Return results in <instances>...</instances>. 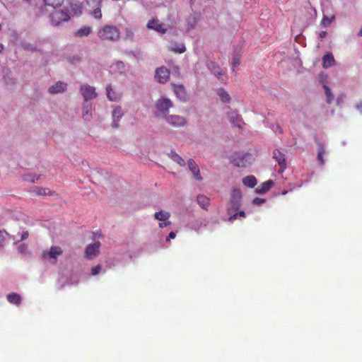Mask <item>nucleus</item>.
Returning a JSON list of instances; mask_svg holds the SVG:
<instances>
[{
  "label": "nucleus",
  "mask_w": 362,
  "mask_h": 362,
  "mask_svg": "<svg viewBox=\"0 0 362 362\" xmlns=\"http://www.w3.org/2000/svg\"><path fill=\"white\" fill-rule=\"evenodd\" d=\"M98 36L102 40L117 41L119 38L120 33L116 26L107 25L98 30Z\"/></svg>",
  "instance_id": "1"
},
{
  "label": "nucleus",
  "mask_w": 362,
  "mask_h": 362,
  "mask_svg": "<svg viewBox=\"0 0 362 362\" xmlns=\"http://www.w3.org/2000/svg\"><path fill=\"white\" fill-rule=\"evenodd\" d=\"M50 22L53 25H59L63 22L70 19V13L68 10H54L49 15Z\"/></svg>",
  "instance_id": "2"
},
{
  "label": "nucleus",
  "mask_w": 362,
  "mask_h": 362,
  "mask_svg": "<svg viewBox=\"0 0 362 362\" xmlns=\"http://www.w3.org/2000/svg\"><path fill=\"white\" fill-rule=\"evenodd\" d=\"M242 193L238 189H233L230 195L229 206L227 209L228 214L237 211L241 206Z\"/></svg>",
  "instance_id": "3"
},
{
  "label": "nucleus",
  "mask_w": 362,
  "mask_h": 362,
  "mask_svg": "<svg viewBox=\"0 0 362 362\" xmlns=\"http://www.w3.org/2000/svg\"><path fill=\"white\" fill-rule=\"evenodd\" d=\"M155 78L159 83H166L170 79V71L163 66L157 68L155 71Z\"/></svg>",
  "instance_id": "4"
},
{
  "label": "nucleus",
  "mask_w": 362,
  "mask_h": 362,
  "mask_svg": "<svg viewBox=\"0 0 362 362\" xmlns=\"http://www.w3.org/2000/svg\"><path fill=\"white\" fill-rule=\"evenodd\" d=\"M156 107L165 117L173 107V102L167 98H161L156 101Z\"/></svg>",
  "instance_id": "5"
},
{
  "label": "nucleus",
  "mask_w": 362,
  "mask_h": 362,
  "mask_svg": "<svg viewBox=\"0 0 362 362\" xmlns=\"http://www.w3.org/2000/svg\"><path fill=\"white\" fill-rule=\"evenodd\" d=\"M62 254V250L59 246L51 247L49 251H43L42 253L44 259H53V263L56 262L57 257Z\"/></svg>",
  "instance_id": "6"
},
{
  "label": "nucleus",
  "mask_w": 362,
  "mask_h": 362,
  "mask_svg": "<svg viewBox=\"0 0 362 362\" xmlns=\"http://www.w3.org/2000/svg\"><path fill=\"white\" fill-rule=\"evenodd\" d=\"M165 119L169 124L174 127H183L187 124V120L184 117L177 115L165 116Z\"/></svg>",
  "instance_id": "7"
},
{
  "label": "nucleus",
  "mask_w": 362,
  "mask_h": 362,
  "mask_svg": "<svg viewBox=\"0 0 362 362\" xmlns=\"http://www.w3.org/2000/svg\"><path fill=\"white\" fill-rule=\"evenodd\" d=\"M80 92L84 98L86 102L97 97L95 88L89 85H82L80 88Z\"/></svg>",
  "instance_id": "8"
},
{
  "label": "nucleus",
  "mask_w": 362,
  "mask_h": 362,
  "mask_svg": "<svg viewBox=\"0 0 362 362\" xmlns=\"http://www.w3.org/2000/svg\"><path fill=\"white\" fill-rule=\"evenodd\" d=\"M100 247V243L99 242H95L88 245L85 251L86 257L89 259L95 258L99 253Z\"/></svg>",
  "instance_id": "9"
},
{
  "label": "nucleus",
  "mask_w": 362,
  "mask_h": 362,
  "mask_svg": "<svg viewBox=\"0 0 362 362\" xmlns=\"http://www.w3.org/2000/svg\"><path fill=\"white\" fill-rule=\"evenodd\" d=\"M124 112L120 106L115 107L112 112V126L117 128L119 127L118 122L123 117Z\"/></svg>",
  "instance_id": "10"
},
{
  "label": "nucleus",
  "mask_w": 362,
  "mask_h": 362,
  "mask_svg": "<svg viewBox=\"0 0 362 362\" xmlns=\"http://www.w3.org/2000/svg\"><path fill=\"white\" fill-rule=\"evenodd\" d=\"M273 158L279 165L281 170L284 171L286 168V160L285 155L282 153L279 150L275 149L273 152Z\"/></svg>",
  "instance_id": "11"
},
{
  "label": "nucleus",
  "mask_w": 362,
  "mask_h": 362,
  "mask_svg": "<svg viewBox=\"0 0 362 362\" xmlns=\"http://www.w3.org/2000/svg\"><path fill=\"white\" fill-rule=\"evenodd\" d=\"M171 86H173V90L177 98L181 100L185 101L187 98V95L184 86L177 85L175 83H172Z\"/></svg>",
  "instance_id": "12"
},
{
  "label": "nucleus",
  "mask_w": 362,
  "mask_h": 362,
  "mask_svg": "<svg viewBox=\"0 0 362 362\" xmlns=\"http://www.w3.org/2000/svg\"><path fill=\"white\" fill-rule=\"evenodd\" d=\"M187 165H188L189 169L192 173V174L194 175L196 180H197L199 181L202 180V177L200 175L199 168L198 165H197V163H195V161L193 159L190 158L187 161Z\"/></svg>",
  "instance_id": "13"
},
{
  "label": "nucleus",
  "mask_w": 362,
  "mask_h": 362,
  "mask_svg": "<svg viewBox=\"0 0 362 362\" xmlns=\"http://www.w3.org/2000/svg\"><path fill=\"white\" fill-rule=\"evenodd\" d=\"M64 10H68L71 16H78L82 13V6L80 3H70Z\"/></svg>",
  "instance_id": "14"
},
{
  "label": "nucleus",
  "mask_w": 362,
  "mask_h": 362,
  "mask_svg": "<svg viewBox=\"0 0 362 362\" xmlns=\"http://www.w3.org/2000/svg\"><path fill=\"white\" fill-rule=\"evenodd\" d=\"M146 26L149 29L155 30L163 34L165 33L167 30L166 28H163V25L162 23H159L158 21L154 18L150 20Z\"/></svg>",
  "instance_id": "15"
},
{
  "label": "nucleus",
  "mask_w": 362,
  "mask_h": 362,
  "mask_svg": "<svg viewBox=\"0 0 362 362\" xmlns=\"http://www.w3.org/2000/svg\"><path fill=\"white\" fill-rule=\"evenodd\" d=\"M252 155L250 153H245L241 158L234 159V164L238 167H246L247 164L250 163Z\"/></svg>",
  "instance_id": "16"
},
{
  "label": "nucleus",
  "mask_w": 362,
  "mask_h": 362,
  "mask_svg": "<svg viewBox=\"0 0 362 362\" xmlns=\"http://www.w3.org/2000/svg\"><path fill=\"white\" fill-rule=\"evenodd\" d=\"M66 83L62 81H58L54 85L49 87V93L52 94L62 93L66 90Z\"/></svg>",
  "instance_id": "17"
},
{
  "label": "nucleus",
  "mask_w": 362,
  "mask_h": 362,
  "mask_svg": "<svg viewBox=\"0 0 362 362\" xmlns=\"http://www.w3.org/2000/svg\"><path fill=\"white\" fill-rule=\"evenodd\" d=\"M207 67L214 76H216L219 80H221V76H223L221 70L215 62H209L207 63Z\"/></svg>",
  "instance_id": "18"
},
{
  "label": "nucleus",
  "mask_w": 362,
  "mask_h": 362,
  "mask_svg": "<svg viewBox=\"0 0 362 362\" xmlns=\"http://www.w3.org/2000/svg\"><path fill=\"white\" fill-rule=\"evenodd\" d=\"M335 60L332 53H327L322 57V67L327 69L334 64Z\"/></svg>",
  "instance_id": "19"
},
{
  "label": "nucleus",
  "mask_w": 362,
  "mask_h": 362,
  "mask_svg": "<svg viewBox=\"0 0 362 362\" xmlns=\"http://www.w3.org/2000/svg\"><path fill=\"white\" fill-rule=\"evenodd\" d=\"M274 182L272 180H269L266 182H262L260 186L256 189V192L258 194H264L268 192L273 186Z\"/></svg>",
  "instance_id": "20"
},
{
  "label": "nucleus",
  "mask_w": 362,
  "mask_h": 362,
  "mask_svg": "<svg viewBox=\"0 0 362 362\" xmlns=\"http://www.w3.org/2000/svg\"><path fill=\"white\" fill-rule=\"evenodd\" d=\"M197 201L198 204L205 210L208 209V207L210 205V199L205 195L199 194L197 197Z\"/></svg>",
  "instance_id": "21"
},
{
  "label": "nucleus",
  "mask_w": 362,
  "mask_h": 362,
  "mask_svg": "<svg viewBox=\"0 0 362 362\" xmlns=\"http://www.w3.org/2000/svg\"><path fill=\"white\" fill-rule=\"evenodd\" d=\"M243 183L244 185L253 188L257 185V180L253 175H248L243 179Z\"/></svg>",
  "instance_id": "22"
},
{
  "label": "nucleus",
  "mask_w": 362,
  "mask_h": 362,
  "mask_svg": "<svg viewBox=\"0 0 362 362\" xmlns=\"http://www.w3.org/2000/svg\"><path fill=\"white\" fill-rule=\"evenodd\" d=\"M7 300L10 303L19 305L21 303V297L16 293H11L7 296Z\"/></svg>",
  "instance_id": "23"
},
{
  "label": "nucleus",
  "mask_w": 362,
  "mask_h": 362,
  "mask_svg": "<svg viewBox=\"0 0 362 362\" xmlns=\"http://www.w3.org/2000/svg\"><path fill=\"white\" fill-rule=\"evenodd\" d=\"M92 32V28L90 26H83L79 28L75 33L76 37H86L90 35Z\"/></svg>",
  "instance_id": "24"
},
{
  "label": "nucleus",
  "mask_w": 362,
  "mask_h": 362,
  "mask_svg": "<svg viewBox=\"0 0 362 362\" xmlns=\"http://www.w3.org/2000/svg\"><path fill=\"white\" fill-rule=\"evenodd\" d=\"M335 20V15L331 14L330 16L323 15L322 19L321 21V25L324 28H327L330 25V24Z\"/></svg>",
  "instance_id": "25"
},
{
  "label": "nucleus",
  "mask_w": 362,
  "mask_h": 362,
  "mask_svg": "<svg viewBox=\"0 0 362 362\" xmlns=\"http://www.w3.org/2000/svg\"><path fill=\"white\" fill-rule=\"evenodd\" d=\"M33 192L40 196H45V195H52V193L51 190L49 188H45L42 187H33Z\"/></svg>",
  "instance_id": "26"
},
{
  "label": "nucleus",
  "mask_w": 362,
  "mask_h": 362,
  "mask_svg": "<svg viewBox=\"0 0 362 362\" xmlns=\"http://www.w3.org/2000/svg\"><path fill=\"white\" fill-rule=\"evenodd\" d=\"M154 217L156 220L165 221L170 217V214L168 211L161 210L156 212Z\"/></svg>",
  "instance_id": "27"
},
{
  "label": "nucleus",
  "mask_w": 362,
  "mask_h": 362,
  "mask_svg": "<svg viewBox=\"0 0 362 362\" xmlns=\"http://www.w3.org/2000/svg\"><path fill=\"white\" fill-rule=\"evenodd\" d=\"M218 95L220 97L221 101L225 103H230L231 98L226 90L221 88L218 90Z\"/></svg>",
  "instance_id": "28"
},
{
  "label": "nucleus",
  "mask_w": 362,
  "mask_h": 362,
  "mask_svg": "<svg viewBox=\"0 0 362 362\" xmlns=\"http://www.w3.org/2000/svg\"><path fill=\"white\" fill-rule=\"evenodd\" d=\"M91 117V105L84 104L83 107V118L85 120H89Z\"/></svg>",
  "instance_id": "29"
},
{
  "label": "nucleus",
  "mask_w": 362,
  "mask_h": 362,
  "mask_svg": "<svg viewBox=\"0 0 362 362\" xmlns=\"http://www.w3.org/2000/svg\"><path fill=\"white\" fill-rule=\"evenodd\" d=\"M318 146H319V149H318V153H317V160H319V162L321 165H324L325 160H324L323 156L325 153V146L321 143L319 144Z\"/></svg>",
  "instance_id": "30"
},
{
  "label": "nucleus",
  "mask_w": 362,
  "mask_h": 362,
  "mask_svg": "<svg viewBox=\"0 0 362 362\" xmlns=\"http://www.w3.org/2000/svg\"><path fill=\"white\" fill-rule=\"evenodd\" d=\"M170 158L176 162L177 164H179L180 166H185V160L180 157L178 154H177L175 151H171L170 153Z\"/></svg>",
  "instance_id": "31"
},
{
  "label": "nucleus",
  "mask_w": 362,
  "mask_h": 362,
  "mask_svg": "<svg viewBox=\"0 0 362 362\" xmlns=\"http://www.w3.org/2000/svg\"><path fill=\"white\" fill-rule=\"evenodd\" d=\"M106 90H107V97L110 100L115 101L117 100L118 96L114 91H112V86L110 84L107 86Z\"/></svg>",
  "instance_id": "32"
},
{
  "label": "nucleus",
  "mask_w": 362,
  "mask_h": 362,
  "mask_svg": "<svg viewBox=\"0 0 362 362\" xmlns=\"http://www.w3.org/2000/svg\"><path fill=\"white\" fill-rule=\"evenodd\" d=\"M228 118L230 122L234 124L235 125H239V122L240 121V116L236 112H230L228 113Z\"/></svg>",
  "instance_id": "33"
},
{
  "label": "nucleus",
  "mask_w": 362,
  "mask_h": 362,
  "mask_svg": "<svg viewBox=\"0 0 362 362\" xmlns=\"http://www.w3.org/2000/svg\"><path fill=\"white\" fill-rule=\"evenodd\" d=\"M170 49L175 52L182 54L185 52L186 48L183 44H175L170 47Z\"/></svg>",
  "instance_id": "34"
},
{
  "label": "nucleus",
  "mask_w": 362,
  "mask_h": 362,
  "mask_svg": "<svg viewBox=\"0 0 362 362\" xmlns=\"http://www.w3.org/2000/svg\"><path fill=\"white\" fill-rule=\"evenodd\" d=\"M45 3L47 6H50L53 8H57L58 6H60L62 3L64 2V0H44Z\"/></svg>",
  "instance_id": "35"
},
{
  "label": "nucleus",
  "mask_w": 362,
  "mask_h": 362,
  "mask_svg": "<svg viewBox=\"0 0 362 362\" xmlns=\"http://www.w3.org/2000/svg\"><path fill=\"white\" fill-rule=\"evenodd\" d=\"M324 88L325 90V95L327 97V103L328 104H331L334 100V95L332 93V91L328 86H324Z\"/></svg>",
  "instance_id": "36"
},
{
  "label": "nucleus",
  "mask_w": 362,
  "mask_h": 362,
  "mask_svg": "<svg viewBox=\"0 0 362 362\" xmlns=\"http://www.w3.org/2000/svg\"><path fill=\"white\" fill-rule=\"evenodd\" d=\"M8 235V233L6 231L0 230V250L4 247Z\"/></svg>",
  "instance_id": "37"
},
{
  "label": "nucleus",
  "mask_w": 362,
  "mask_h": 362,
  "mask_svg": "<svg viewBox=\"0 0 362 362\" xmlns=\"http://www.w3.org/2000/svg\"><path fill=\"white\" fill-rule=\"evenodd\" d=\"M100 6H97V8H95L91 13L92 16L96 19H100L102 17V13Z\"/></svg>",
  "instance_id": "38"
},
{
  "label": "nucleus",
  "mask_w": 362,
  "mask_h": 362,
  "mask_svg": "<svg viewBox=\"0 0 362 362\" xmlns=\"http://www.w3.org/2000/svg\"><path fill=\"white\" fill-rule=\"evenodd\" d=\"M22 47L25 50L31 51V52H35L37 50V49L35 46H33L32 44L28 43V42H23Z\"/></svg>",
  "instance_id": "39"
},
{
  "label": "nucleus",
  "mask_w": 362,
  "mask_h": 362,
  "mask_svg": "<svg viewBox=\"0 0 362 362\" xmlns=\"http://www.w3.org/2000/svg\"><path fill=\"white\" fill-rule=\"evenodd\" d=\"M196 24V21H195V18L194 17L192 18H189L188 19V26H187V30H190V29H192L194 28V25Z\"/></svg>",
  "instance_id": "40"
},
{
  "label": "nucleus",
  "mask_w": 362,
  "mask_h": 362,
  "mask_svg": "<svg viewBox=\"0 0 362 362\" xmlns=\"http://www.w3.org/2000/svg\"><path fill=\"white\" fill-rule=\"evenodd\" d=\"M240 64V60L238 57H233V62H232V71L234 72L235 71V68L238 66Z\"/></svg>",
  "instance_id": "41"
},
{
  "label": "nucleus",
  "mask_w": 362,
  "mask_h": 362,
  "mask_svg": "<svg viewBox=\"0 0 362 362\" xmlns=\"http://www.w3.org/2000/svg\"><path fill=\"white\" fill-rule=\"evenodd\" d=\"M100 270H101V267L100 265H97L92 268L91 274L93 276H95L100 272Z\"/></svg>",
  "instance_id": "42"
},
{
  "label": "nucleus",
  "mask_w": 362,
  "mask_h": 362,
  "mask_svg": "<svg viewBox=\"0 0 362 362\" xmlns=\"http://www.w3.org/2000/svg\"><path fill=\"white\" fill-rule=\"evenodd\" d=\"M264 202L265 199L259 197H256L252 200V203L257 205H260Z\"/></svg>",
  "instance_id": "43"
},
{
  "label": "nucleus",
  "mask_w": 362,
  "mask_h": 362,
  "mask_svg": "<svg viewBox=\"0 0 362 362\" xmlns=\"http://www.w3.org/2000/svg\"><path fill=\"white\" fill-rule=\"evenodd\" d=\"M134 33L131 29H129V28L126 29V36L127 38L132 40L134 37Z\"/></svg>",
  "instance_id": "44"
},
{
  "label": "nucleus",
  "mask_w": 362,
  "mask_h": 362,
  "mask_svg": "<svg viewBox=\"0 0 362 362\" xmlns=\"http://www.w3.org/2000/svg\"><path fill=\"white\" fill-rule=\"evenodd\" d=\"M356 109L361 113H362V100L358 101L356 105Z\"/></svg>",
  "instance_id": "45"
},
{
  "label": "nucleus",
  "mask_w": 362,
  "mask_h": 362,
  "mask_svg": "<svg viewBox=\"0 0 362 362\" xmlns=\"http://www.w3.org/2000/svg\"><path fill=\"white\" fill-rule=\"evenodd\" d=\"M229 215H230V217H229V218H228V221H229L230 222H233V221H234L235 220H236V219L238 218V213H235V214H233V215H231V214H229Z\"/></svg>",
  "instance_id": "46"
},
{
  "label": "nucleus",
  "mask_w": 362,
  "mask_h": 362,
  "mask_svg": "<svg viewBox=\"0 0 362 362\" xmlns=\"http://www.w3.org/2000/svg\"><path fill=\"white\" fill-rule=\"evenodd\" d=\"M70 62L72 64L78 63L81 61V59L78 57H74L70 59Z\"/></svg>",
  "instance_id": "47"
},
{
  "label": "nucleus",
  "mask_w": 362,
  "mask_h": 362,
  "mask_svg": "<svg viewBox=\"0 0 362 362\" xmlns=\"http://www.w3.org/2000/svg\"><path fill=\"white\" fill-rule=\"evenodd\" d=\"M29 235V233L28 231H24L22 234H21V241H23L25 239L28 238Z\"/></svg>",
  "instance_id": "48"
},
{
  "label": "nucleus",
  "mask_w": 362,
  "mask_h": 362,
  "mask_svg": "<svg viewBox=\"0 0 362 362\" xmlns=\"http://www.w3.org/2000/svg\"><path fill=\"white\" fill-rule=\"evenodd\" d=\"M171 223L170 221H164V222H161V223H159V227L160 228H164L168 225H170Z\"/></svg>",
  "instance_id": "49"
},
{
  "label": "nucleus",
  "mask_w": 362,
  "mask_h": 362,
  "mask_svg": "<svg viewBox=\"0 0 362 362\" xmlns=\"http://www.w3.org/2000/svg\"><path fill=\"white\" fill-rule=\"evenodd\" d=\"M176 236V233L175 232H170L166 240L168 241L170 239H174Z\"/></svg>",
  "instance_id": "50"
},
{
  "label": "nucleus",
  "mask_w": 362,
  "mask_h": 362,
  "mask_svg": "<svg viewBox=\"0 0 362 362\" xmlns=\"http://www.w3.org/2000/svg\"><path fill=\"white\" fill-rule=\"evenodd\" d=\"M39 178V177H35V176H33V177L30 178V179H28V178H25L26 180L30 182H35L36 180H37Z\"/></svg>",
  "instance_id": "51"
},
{
  "label": "nucleus",
  "mask_w": 362,
  "mask_h": 362,
  "mask_svg": "<svg viewBox=\"0 0 362 362\" xmlns=\"http://www.w3.org/2000/svg\"><path fill=\"white\" fill-rule=\"evenodd\" d=\"M327 32L326 31H322L320 33L319 36L320 38H323L326 36Z\"/></svg>",
  "instance_id": "52"
},
{
  "label": "nucleus",
  "mask_w": 362,
  "mask_h": 362,
  "mask_svg": "<svg viewBox=\"0 0 362 362\" xmlns=\"http://www.w3.org/2000/svg\"><path fill=\"white\" fill-rule=\"evenodd\" d=\"M238 216H241V217H245V213L244 211H240L239 212H238Z\"/></svg>",
  "instance_id": "53"
},
{
  "label": "nucleus",
  "mask_w": 362,
  "mask_h": 362,
  "mask_svg": "<svg viewBox=\"0 0 362 362\" xmlns=\"http://www.w3.org/2000/svg\"><path fill=\"white\" fill-rule=\"evenodd\" d=\"M23 1L29 4H31L34 3L36 0H23Z\"/></svg>",
  "instance_id": "54"
},
{
  "label": "nucleus",
  "mask_w": 362,
  "mask_h": 362,
  "mask_svg": "<svg viewBox=\"0 0 362 362\" xmlns=\"http://www.w3.org/2000/svg\"><path fill=\"white\" fill-rule=\"evenodd\" d=\"M96 3V6H100L102 0H94Z\"/></svg>",
  "instance_id": "55"
},
{
  "label": "nucleus",
  "mask_w": 362,
  "mask_h": 362,
  "mask_svg": "<svg viewBox=\"0 0 362 362\" xmlns=\"http://www.w3.org/2000/svg\"><path fill=\"white\" fill-rule=\"evenodd\" d=\"M4 46L3 44L0 43V53L4 50Z\"/></svg>",
  "instance_id": "56"
},
{
  "label": "nucleus",
  "mask_w": 362,
  "mask_h": 362,
  "mask_svg": "<svg viewBox=\"0 0 362 362\" xmlns=\"http://www.w3.org/2000/svg\"><path fill=\"white\" fill-rule=\"evenodd\" d=\"M117 64V66H124V64H123V62H118Z\"/></svg>",
  "instance_id": "57"
},
{
  "label": "nucleus",
  "mask_w": 362,
  "mask_h": 362,
  "mask_svg": "<svg viewBox=\"0 0 362 362\" xmlns=\"http://www.w3.org/2000/svg\"><path fill=\"white\" fill-rule=\"evenodd\" d=\"M359 35L362 36V27H361V29L360 30Z\"/></svg>",
  "instance_id": "58"
},
{
  "label": "nucleus",
  "mask_w": 362,
  "mask_h": 362,
  "mask_svg": "<svg viewBox=\"0 0 362 362\" xmlns=\"http://www.w3.org/2000/svg\"><path fill=\"white\" fill-rule=\"evenodd\" d=\"M41 14H42V13L40 12V13H37V16H39V15H41Z\"/></svg>",
  "instance_id": "59"
}]
</instances>
